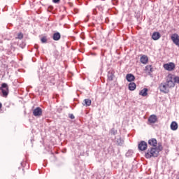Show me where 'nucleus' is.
Listing matches in <instances>:
<instances>
[{
    "instance_id": "nucleus-1",
    "label": "nucleus",
    "mask_w": 179,
    "mask_h": 179,
    "mask_svg": "<svg viewBox=\"0 0 179 179\" xmlns=\"http://www.w3.org/2000/svg\"><path fill=\"white\" fill-rule=\"evenodd\" d=\"M165 79L166 83L160 84L159 90L162 93H169L170 92L169 89H171V87H174V83H173L171 80V79H173V76L168 75Z\"/></svg>"
},
{
    "instance_id": "nucleus-2",
    "label": "nucleus",
    "mask_w": 179,
    "mask_h": 179,
    "mask_svg": "<svg viewBox=\"0 0 179 179\" xmlns=\"http://www.w3.org/2000/svg\"><path fill=\"white\" fill-rule=\"evenodd\" d=\"M163 150V145L161 143H158L157 147L150 148L145 153L146 159H150L151 157H157L159 153Z\"/></svg>"
},
{
    "instance_id": "nucleus-3",
    "label": "nucleus",
    "mask_w": 179,
    "mask_h": 179,
    "mask_svg": "<svg viewBox=\"0 0 179 179\" xmlns=\"http://www.w3.org/2000/svg\"><path fill=\"white\" fill-rule=\"evenodd\" d=\"M0 89L1 90V93L3 97H6V96L9 94V87L8 86V84L3 83Z\"/></svg>"
},
{
    "instance_id": "nucleus-4",
    "label": "nucleus",
    "mask_w": 179,
    "mask_h": 179,
    "mask_svg": "<svg viewBox=\"0 0 179 179\" xmlns=\"http://www.w3.org/2000/svg\"><path fill=\"white\" fill-rule=\"evenodd\" d=\"M163 68L165 71L171 72V71H174V69H176V64L173 62L166 63L163 65Z\"/></svg>"
},
{
    "instance_id": "nucleus-5",
    "label": "nucleus",
    "mask_w": 179,
    "mask_h": 179,
    "mask_svg": "<svg viewBox=\"0 0 179 179\" xmlns=\"http://www.w3.org/2000/svg\"><path fill=\"white\" fill-rule=\"evenodd\" d=\"M33 115H34V117H41V115H43V109L40 107H37L33 110Z\"/></svg>"
},
{
    "instance_id": "nucleus-6",
    "label": "nucleus",
    "mask_w": 179,
    "mask_h": 179,
    "mask_svg": "<svg viewBox=\"0 0 179 179\" xmlns=\"http://www.w3.org/2000/svg\"><path fill=\"white\" fill-rule=\"evenodd\" d=\"M171 38L173 44L179 47V36L177 34H173L171 35Z\"/></svg>"
},
{
    "instance_id": "nucleus-7",
    "label": "nucleus",
    "mask_w": 179,
    "mask_h": 179,
    "mask_svg": "<svg viewBox=\"0 0 179 179\" xmlns=\"http://www.w3.org/2000/svg\"><path fill=\"white\" fill-rule=\"evenodd\" d=\"M138 149L141 152L146 150V149H148V143H146L145 141H141L138 143Z\"/></svg>"
},
{
    "instance_id": "nucleus-8",
    "label": "nucleus",
    "mask_w": 179,
    "mask_h": 179,
    "mask_svg": "<svg viewBox=\"0 0 179 179\" xmlns=\"http://www.w3.org/2000/svg\"><path fill=\"white\" fill-rule=\"evenodd\" d=\"M148 145L152 146V148H157L159 143H157V140L156 138H151L148 140Z\"/></svg>"
},
{
    "instance_id": "nucleus-9",
    "label": "nucleus",
    "mask_w": 179,
    "mask_h": 179,
    "mask_svg": "<svg viewBox=\"0 0 179 179\" xmlns=\"http://www.w3.org/2000/svg\"><path fill=\"white\" fill-rule=\"evenodd\" d=\"M140 61L141 64H143L144 65H146L149 62V58L146 55H143L140 58Z\"/></svg>"
},
{
    "instance_id": "nucleus-10",
    "label": "nucleus",
    "mask_w": 179,
    "mask_h": 179,
    "mask_svg": "<svg viewBox=\"0 0 179 179\" xmlns=\"http://www.w3.org/2000/svg\"><path fill=\"white\" fill-rule=\"evenodd\" d=\"M144 71L145 72V73L150 75V73H152V72H153V68H152V65H147L145 67Z\"/></svg>"
},
{
    "instance_id": "nucleus-11",
    "label": "nucleus",
    "mask_w": 179,
    "mask_h": 179,
    "mask_svg": "<svg viewBox=\"0 0 179 179\" xmlns=\"http://www.w3.org/2000/svg\"><path fill=\"white\" fill-rule=\"evenodd\" d=\"M168 75L172 76L171 80H172L174 86H176V83H179V77L178 76H174V74H172V73H169Z\"/></svg>"
},
{
    "instance_id": "nucleus-12",
    "label": "nucleus",
    "mask_w": 179,
    "mask_h": 179,
    "mask_svg": "<svg viewBox=\"0 0 179 179\" xmlns=\"http://www.w3.org/2000/svg\"><path fill=\"white\" fill-rule=\"evenodd\" d=\"M171 129L172 131H177L178 129V124H177V122H172L171 123Z\"/></svg>"
},
{
    "instance_id": "nucleus-13",
    "label": "nucleus",
    "mask_w": 179,
    "mask_h": 179,
    "mask_svg": "<svg viewBox=\"0 0 179 179\" xmlns=\"http://www.w3.org/2000/svg\"><path fill=\"white\" fill-rule=\"evenodd\" d=\"M52 39L55 41H59L61 39V34H59V32H55V34H53Z\"/></svg>"
},
{
    "instance_id": "nucleus-14",
    "label": "nucleus",
    "mask_w": 179,
    "mask_h": 179,
    "mask_svg": "<svg viewBox=\"0 0 179 179\" xmlns=\"http://www.w3.org/2000/svg\"><path fill=\"white\" fill-rule=\"evenodd\" d=\"M162 37V35H160V33L159 32H154L152 36V40H159Z\"/></svg>"
},
{
    "instance_id": "nucleus-15",
    "label": "nucleus",
    "mask_w": 179,
    "mask_h": 179,
    "mask_svg": "<svg viewBox=\"0 0 179 179\" xmlns=\"http://www.w3.org/2000/svg\"><path fill=\"white\" fill-rule=\"evenodd\" d=\"M148 121L150 124H155L157 121V117H156V115H152L149 117Z\"/></svg>"
},
{
    "instance_id": "nucleus-16",
    "label": "nucleus",
    "mask_w": 179,
    "mask_h": 179,
    "mask_svg": "<svg viewBox=\"0 0 179 179\" xmlns=\"http://www.w3.org/2000/svg\"><path fill=\"white\" fill-rule=\"evenodd\" d=\"M126 79L128 82H134V80H135V76L132 74H127Z\"/></svg>"
},
{
    "instance_id": "nucleus-17",
    "label": "nucleus",
    "mask_w": 179,
    "mask_h": 179,
    "mask_svg": "<svg viewBox=\"0 0 179 179\" xmlns=\"http://www.w3.org/2000/svg\"><path fill=\"white\" fill-rule=\"evenodd\" d=\"M139 95L142 96L143 97H146V96H148V89H143L141 91H140Z\"/></svg>"
},
{
    "instance_id": "nucleus-18",
    "label": "nucleus",
    "mask_w": 179,
    "mask_h": 179,
    "mask_svg": "<svg viewBox=\"0 0 179 179\" xmlns=\"http://www.w3.org/2000/svg\"><path fill=\"white\" fill-rule=\"evenodd\" d=\"M136 89V84L135 83H130L129 84V90L131 91H134Z\"/></svg>"
},
{
    "instance_id": "nucleus-19",
    "label": "nucleus",
    "mask_w": 179,
    "mask_h": 179,
    "mask_svg": "<svg viewBox=\"0 0 179 179\" xmlns=\"http://www.w3.org/2000/svg\"><path fill=\"white\" fill-rule=\"evenodd\" d=\"M84 102L85 106H86L87 107H89V106L92 105V100H90V99H85Z\"/></svg>"
},
{
    "instance_id": "nucleus-20",
    "label": "nucleus",
    "mask_w": 179,
    "mask_h": 179,
    "mask_svg": "<svg viewBox=\"0 0 179 179\" xmlns=\"http://www.w3.org/2000/svg\"><path fill=\"white\" fill-rule=\"evenodd\" d=\"M41 43H47V36H43L41 39Z\"/></svg>"
},
{
    "instance_id": "nucleus-21",
    "label": "nucleus",
    "mask_w": 179,
    "mask_h": 179,
    "mask_svg": "<svg viewBox=\"0 0 179 179\" xmlns=\"http://www.w3.org/2000/svg\"><path fill=\"white\" fill-rule=\"evenodd\" d=\"M108 80H113V79H114V75H113V74H109L108 76Z\"/></svg>"
},
{
    "instance_id": "nucleus-22",
    "label": "nucleus",
    "mask_w": 179,
    "mask_h": 179,
    "mask_svg": "<svg viewBox=\"0 0 179 179\" xmlns=\"http://www.w3.org/2000/svg\"><path fill=\"white\" fill-rule=\"evenodd\" d=\"M17 38H18V40H22V38H23V34L19 33L17 34Z\"/></svg>"
},
{
    "instance_id": "nucleus-23",
    "label": "nucleus",
    "mask_w": 179,
    "mask_h": 179,
    "mask_svg": "<svg viewBox=\"0 0 179 179\" xmlns=\"http://www.w3.org/2000/svg\"><path fill=\"white\" fill-rule=\"evenodd\" d=\"M69 118H71V120H75V115H73V114H71L69 115Z\"/></svg>"
},
{
    "instance_id": "nucleus-24",
    "label": "nucleus",
    "mask_w": 179,
    "mask_h": 179,
    "mask_svg": "<svg viewBox=\"0 0 179 179\" xmlns=\"http://www.w3.org/2000/svg\"><path fill=\"white\" fill-rule=\"evenodd\" d=\"M61 0H52V2H54V3H59Z\"/></svg>"
},
{
    "instance_id": "nucleus-25",
    "label": "nucleus",
    "mask_w": 179,
    "mask_h": 179,
    "mask_svg": "<svg viewBox=\"0 0 179 179\" xmlns=\"http://www.w3.org/2000/svg\"><path fill=\"white\" fill-rule=\"evenodd\" d=\"M2 108V103H0V109Z\"/></svg>"
}]
</instances>
